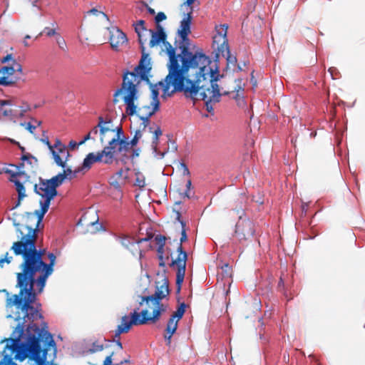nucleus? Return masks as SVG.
<instances>
[{"mask_svg": "<svg viewBox=\"0 0 365 365\" xmlns=\"http://www.w3.org/2000/svg\"><path fill=\"white\" fill-rule=\"evenodd\" d=\"M10 250L14 255L21 256L22 261L19 264L20 272L16 273V287L19 288V293L13 295L9 301L24 313V320L26 318L33 322L43 317L39 312L41 304L34 307L33 304L37 294L43 290L47 279L53 272L56 257L49 252V262L44 261L46 250L37 249L36 234L31 230L22 235L21 240L13 242Z\"/></svg>", "mask_w": 365, "mask_h": 365, "instance_id": "1", "label": "nucleus"}, {"mask_svg": "<svg viewBox=\"0 0 365 365\" xmlns=\"http://www.w3.org/2000/svg\"><path fill=\"white\" fill-rule=\"evenodd\" d=\"M181 49L182 68H178L173 58L170 74L155 87L158 85L162 88L163 98L170 97L176 92H183L186 97L202 100L207 110L211 112L213 108L210 103L219 102L222 95H227L230 91H220L217 81L221 76L210 66L211 61L202 50L193 53L187 46H182Z\"/></svg>", "mask_w": 365, "mask_h": 365, "instance_id": "2", "label": "nucleus"}, {"mask_svg": "<svg viewBox=\"0 0 365 365\" xmlns=\"http://www.w3.org/2000/svg\"><path fill=\"white\" fill-rule=\"evenodd\" d=\"M145 21L144 20H139L133 24L135 31L138 36L139 43L140 44L142 57L140 62L133 71H127L123 74L121 86L114 93L115 103L118 101V96L122 93H124V101L128 105L127 112L129 114L134 113L135 110L133 101L137 96V86L143 81L152 86L148 78V73L152 68L150 58H149V54L145 53L144 43L146 39H143V33H148L149 31V30L145 27Z\"/></svg>", "mask_w": 365, "mask_h": 365, "instance_id": "3", "label": "nucleus"}, {"mask_svg": "<svg viewBox=\"0 0 365 365\" xmlns=\"http://www.w3.org/2000/svg\"><path fill=\"white\" fill-rule=\"evenodd\" d=\"M26 340L21 346L23 359L29 358L36 365H46V354L49 347L56 349L52 335L41 329L36 324H29L26 329Z\"/></svg>", "mask_w": 365, "mask_h": 365, "instance_id": "4", "label": "nucleus"}, {"mask_svg": "<svg viewBox=\"0 0 365 365\" xmlns=\"http://www.w3.org/2000/svg\"><path fill=\"white\" fill-rule=\"evenodd\" d=\"M139 84L137 86L136 89H138ZM120 97H121V99L124 101V93H122L118 96V101L113 102L114 104H116L120 101ZM138 98V90H137V96L136 98L133 101V104L135 106V112L133 114H129L127 112V108L128 105L125 102V104L126 106L125 107V113L128 115H133L134 114H136L138 113V116L140 119L142 120L141 125L143 126V130H145L147 128L149 130L150 133H153V140H152V148L153 149V151L155 153L160 154L161 158L164 157L165 153L168 152V150L160 152L158 151V140L159 137L162 135L163 132L160 128V127L158 125L153 124L152 125H149L150 124V118L155 113L159 110L160 106V102H155L153 103L151 101L149 102V103L139 106L138 108L137 105L135 104V101ZM114 101V99L113 100Z\"/></svg>", "mask_w": 365, "mask_h": 365, "instance_id": "5", "label": "nucleus"}, {"mask_svg": "<svg viewBox=\"0 0 365 365\" xmlns=\"http://www.w3.org/2000/svg\"><path fill=\"white\" fill-rule=\"evenodd\" d=\"M170 293L169 282L168 278L163 275L162 279L155 282V293L150 296L141 297V301L139 302L140 305H143L144 302L150 308H153L152 316L148 315V309H145L142 310L140 314L141 317H145L146 324L149 322L153 323L159 320L161 314L166 311V306H165L161 301L165 298Z\"/></svg>", "mask_w": 365, "mask_h": 365, "instance_id": "6", "label": "nucleus"}, {"mask_svg": "<svg viewBox=\"0 0 365 365\" xmlns=\"http://www.w3.org/2000/svg\"><path fill=\"white\" fill-rule=\"evenodd\" d=\"M34 191L41 197V199L39 200L41 209L35 210L34 212L38 217L36 225L35 228L27 225L22 226L21 228H18L17 231L20 234L19 240H21L22 235L26 234L30 230H35L36 239L38 238V225L41 222L45 214L48 210L51 200L58 194L57 190L53 188L52 185H51L46 180L42 179H40L38 184L35 185Z\"/></svg>", "mask_w": 365, "mask_h": 365, "instance_id": "7", "label": "nucleus"}, {"mask_svg": "<svg viewBox=\"0 0 365 365\" xmlns=\"http://www.w3.org/2000/svg\"><path fill=\"white\" fill-rule=\"evenodd\" d=\"M175 212L176 219L180 222L182 225V230L180 242L178 243V246L177 248V251L178 252V257H176V259L172 260L170 265L177 267L176 287L177 292L179 293L180 292L181 286L185 277L186 261L187 259V255L186 252L183 250L182 244V242L187 241V237L185 230V222H184L182 220H180V212L179 210H175Z\"/></svg>", "mask_w": 365, "mask_h": 365, "instance_id": "8", "label": "nucleus"}, {"mask_svg": "<svg viewBox=\"0 0 365 365\" xmlns=\"http://www.w3.org/2000/svg\"><path fill=\"white\" fill-rule=\"evenodd\" d=\"M11 61L9 66H3L0 68V85L9 86L14 85L19 80V78L14 76L15 72L22 73V66L16 62L12 54H7L1 59V63Z\"/></svg>", "mask_w": 365, "mask_h": 365, "instance_id": "9", "label": "nucleus"}, {"mask_svg": "<svg viewBox=\"0 0 365 365\" xmlns=\"http://www.w3.org/2000/svg\"><path fill=\"white\" fill-rule=\"evenodd\" d=\"M138 311L139 308L134 309L130 314V319L127 315L122 317L121 323L115 331L113 339H120V334L128 333L133 325L138 326L146 324L145 318L141 317Z\"/></svg>", "mask_w": 365, "mask_h": 365, "instance_id": "10", "label": "nucleus"}, {"mask_svg": "<svg viewBox=\"0 0 365 365\" xmlns=\"http://www.w3.org/2000/svg\"><path fill=\"white\" fill-rule=\"evenodd\" d=\"M148 34H151V39L149 42L150 47H154L157 44L160 43V42H163V44L165 46L166 48V53L169 56V63L168 64V74H170V71L171 68V64L173 61V58L175 59L176 63L178 66L179 68H182V62H181V55H182V49H180L181 52L180 54L176 55L175 53V48L172 46V45L166 41L167 36H161L157 33H155L153 30L150 29L148 32Z\"/></svg>", "mask_w": 365, "mask_h": 365, "instance_id": "11", "label": "nucleus"}, {"mask_svg": "<svg viewBox=\"0 0 365 365\" xmlns=\"http://www.w3.org/2000/svg\"><path fill=\"white\" fill-rule=\"evenodd\" d=\"M95 163H103L107 165L113 163L111 155L109 151L106 150V147L96 153H88L84 158L82 166L75 170L74 175L83 170L88 171Z\"/></svg>", "mask_w": 365, "mask_h": 365, "instance_id": "12", "label": "nucleus"}, {"mask_svg": "<svg viewBox=\"0 0 365 365\" xmlns=\"http://www.w3.org/2000/svg\"><path fill=\"white\" fill-rule=\"evenodd\" d=\"M196 0H186L184 4L190 7V11L180 21V27L178 30V34L181 38V42L179 45V48L181 49L182 46H187L190 51V39L188 35L191 33V23H192V13L193 11L192 5Z\"/></svg>", "mask_w": 365, "mask_h": 365, "instance_id": "13", "label": "nucleus"}, {"mask_svg": "<svg viewBox=\"0 0 365 365\" xmlns=\"http://www.w3.org/2000/svg\"><path fill=\"white\" fill-rule=\"evenodd\" d=\"M216 34L213 36L212 47L218 53H229L228 40L227 33L228 26L227 24H221L215 27Z\"/></svg>", "mask_w": 365, "mask_h": 365, "instance_id": "14", "label": "nucleus"}, {"mask_svg": "<svg viewBox=\"0 0 365 365\" xmlns=\"http://www.w3.org/2000/svg\"><path fill=\"white\" fill-rule=\"evenodd\" d=\"M235 235L241 242L252 239L255 232V225L250 219H241L235 226Z\"/></svg>", "mask_w": 365, "mask_h": 365, "instance_id": "15", "label": "nucleus"}, {"mask_svg": "<svg viewBox=\"0 0 365 365\" xmlns=\"http://www.w3.org/2000/svg\"><path fill=\"white\" fill-rule=\"evenodd\" d=\"M51 146L50 153L55 163L61 168H65L66 163L71 156L67 148L58 138L56 139L53 145L51 144Z\"/></svg>", "mask_w": 365, "mask_h": 365, "instance_id": "16", "label": "nucleus"}, {"mask_svg": "<svg viewBox=\"0 0 365 365\" xmlns=\"http://www.w3.org/2000/svg\"><path fill=\"white\" fill-rule=\"evenodd\" d=\"M17 99L0 100V115L9 120L18 118Z\"/></svg>", "mask_w": 365, "mask_h": 365, "instance_id": "17", "label": "nucleus"}, {"mask_svg": "<svg viewBox=\"0 0 365 365\" xmlns=\"http://www.w3.org/2000/svg\"><path fill=\"white\" fill-rule=\"evenodd\" d=\"M106 150L109 151L111 155V160L113 162L115 160V155L117 153H126L131 150L133 147L130 142L127 140L126 138L122 140H110L108 145L106 146Z\"/></svg>", "mask_w": 365, "mask_h": 365, "instance_id": "18", "label": "nucleus"}, {"mask_svg": "<svg viewBox=\"0 0 365 365\" xmlns=\"http://www.w3.org/2000/svg\"><path fill=\"white\" fill-rule=\"evenodd\" d=\"M109 29V42L113 50L118 51L119 48L126 43L128 38L126 35L118 28L112 27Z\"/></svg>", "mask_w": 365, "mask_h": 365, "instance_id": "19", "label": "nucleus"}, {"mask_svg": "<svg viewBox=\"0 0 365 365\" xmlns=\"http://www.w3.org/2000/svg\"><path fill=\"white\" fill-rule=\"evenodd\" d=\"M118 239L120 240V244L125 247L126 249L129 250L133 255H135L137 253H140V250L139 249L138 243L142 241H146L147 239H142L140 241H135L133 238L127 235H120L118 236Z\"/></svg>", "mask_w": 365, "mask_h": 365, "instance_id": "20", "label": "nucleus"}, {"mask_svg": "<svg viewBox=\"0 0 365 365\" xmlns=\"http://www.w3.org/2000/svg\"><path fill=\"white\" fill-rule=\"evenodd\" d=\"M110 120L105 121L102 116L98 117V126L99 127L100 141L101 143L109 141L108 137L115 133V130L110 128Z\"/></svg>", "mask_w": 365, "mask_h": 365, "instance_id": "21", "label": "nucleus"}, {"mask_svg": "<svg viewBox=\"0 0 365 365\" xmlns=\"http://www.w3.org/2000/svg\"><path fill=\"white\" fill-rule=\"evenodd\" d=\"M6 173H9L11 175L10 180L14 183L16 186V190L18 192V196L19 197V200H23L26 197V190L24 185L16 179L17 177H20L24 175V172H17L14 173L10 170H6L5 171Z\"/></svg>", "mask_w": 365, "mask_h": 365, "instance_id": "22", "label": "nucleus"}, {"mask_svg": "<svg viewBox=\"0 0 365 365\" xmlns=\"http://www.w3.org/2000/svg\"><path fill=\"white\" fill-rule=\"evenodd\" d=\"M186 304L182 302L178 307L177 310L173 313L168 323L175 324L178 327V322L181 319L185 312Z\"/></svg>", "mask_w": 365, "mask_h": 365, "instance_id": "23", "label": "nucleus"}, {"mask_svg": "<svg viewBox=\"0 0 365 365\" xmlns=\"http://www.w3.org/2000/svg\"><path fill=\"white\" fill-rule=\"evenodd\" d=\"M245 197L241 196L235 202L234 210L239 215V220L242 219V216L245 215Z\"/></svg>", "mask_w": 365, "mask_h": 365, "instance_id": "24", "label": "nucleus"}, {"mask_svg": "<svg viewBox=\"0 0 365 365\" xmlns=\"http://www.w3.org/2000/svg\"><path fill=\"white\" fill-rule=\"evenodd\" d=\"M178 327L175 324H172V323H167V326L165 330L164 338L167 342V345L170 346L171 344V338L173 335L175 333Z\"/></svg>", "mask_w": 365, "mask_h": 365, "instance_id": "25", "label": "nucleus"}, {"mask_svg": "<svg viewBox=\"0 0 365 365\" xmlns=\"http://www.w3.org/2000/svg\"><path fill=\"white\" fill-rule=\"evenodd\" d=\"M17 106H18V118H23L25 115V113L31 110V106L26 101L19 102L17 100Z\"/></svg>", "mask_w": 365, "mask_h": 365, "instance_id": "26", "label": "nucleus"}, {"mask_svg": "<svg viewBox=\"0 0 365 365\" xmlns=\"http://www.w3.org/2000/svg\"><path fill=\"white\" fill-rule=\"evenodd\" d=\"M63 175L64 174L59 173L57 175L53 176L51 179L46 180L50 183L51 185H52L53 188L56 190V188L60 186L65 180Z\"/></svg>", "mask_w": 365, "mask_h": 365, "instance_id": "27", "label": "nucleus"}, {"mask_svg": "<svg viewBox=\"0 0 365 365\" xmlns=\"http://www.w3.org/2000/svg\"><path fill=\"white\" fill-rule=\"evenodd\" d=\"M166 240L167 238L162 235H157L155 237V241L158 246L157 249L158 253H162V252H165V245Z\"/></svg>", "mask_w": 365, "mask_h": 365, "instance_id": "28", "label": "nucleus"}, {"mask_svg": "<svg viewBox=\"0 0 365 365\" xmlns=\"http://www.w3.org/2000/svg\"><path fill=\"white\" fill-rule=\"evenodd\" d=\"M135 181L134 183L135 186H137L140 188H143L145 186V178L143 173L138 171L135 173Z\"/></svg>", "mask_w": 365, "mask_h": 365, "instance_id": "29", "label": "nucleus"}, {"mask_svg": "<svg viewBox=\"0 0 365 365\" xmlns=\"http://www.w3.org/2000/svg\"><path fill=\"white\" fill-rule=\"evenodd\" d=\"M91 15L96 16L97 17H101L105 19L106 21H108V17L107 16V15L103 11H99L96 8L91 9V10L88 11L86 12V16H90Z\"/></svg>", "mask_w": 365, "mask_h": 365, "instance_id": "30", "label": "nucleus"}, {"mask_svg": "<svg viewBox=\"0 0 365 365\" xmlns=\"http://www.w3.org/2000/svg\"><path fill=\"white\" fill-rule=\"evenodd\" d=\"M21 159L23 160V161H27L28 163H29L30 164H32L33 163H34V164H37L38 163V160L36 157L33 156L30 153H26L24 155H23L21 158Z\"/></svg>", "mask_w": 365, "mask_h": 365, "instance_id": "31", "label": "nucleus"}, {"mask_svg": "<svg viewBox=\"0 0 365 365\" xmlns=\"http://www.w3.org/2000/svg\"><path fill=\"white\" fill-rule=\"evenodd\" d=\"M64 170H63L62 173H61V174H64L63 175V178L66 179L67 178H68L69 179H72L73 178H75L76 176V174H75V176H74V171H73L71 170V168H66V166L65 168H63Z\"/></svg>", "mask_w": 365, "mask_h": 365, "instance_id": "32", "label": "nucleus"}, {"mask_svg": "<svg viewBox=\"0 0 365 365\" xmlns=\"http://www.w3.org/2000/svg\"><path fill=\"white\" fill-rule=\"evenodd\" d=\"M103 349V344H99L97 342H94V343H93L92 346L88 349V351L91 354H93V353H95L97 351H101Z\"/></svg>", "mask_w": 365, "mask_h": 365, "instance_id": "33", "label": "nucleus"}, {"mask_svg": "<svg viewBox=\"0 0 365 365\" xmlns=\"http://www.w3.org/2000/svg\"><path fill=\"white\" fill-rule=\"evenodd\" d=\"M13 260V257L9 256V253L6 252L4 257L0 259V267H4V264H10Z\"/></svg>", "mask_w": 365, "mask_h": 365, "instance_id": "34", "label": "nucleus"}, {"mask_svg": "<svg viewBox=\"0 0 365 365\" xmlns=\"http://www.w3.org/2000/svg\"><path fill=\"white\" fill-rule=\"evenodd\" d=\"M125 138L122 128H118L117 130L116 133L114 135V136L110 140H115L118 139V141L122 140L123 139Z\"/></svg>", "mask_w": 365, "mask_h": 365, "instance_id": "35", "label": "nucleus"}, {"mask_svg": "<svg viewBox=\"0 0 365 365\" xmlns=\"http://www.w3.org/2000/svg\"><path fill=\"white\" fill-rule=\"evenodd\" d=\"M56 43L61 49H62L63 51L66 50L67 47H66V41L60 35H58L56 36Z\"/></svg>", "mask_w": 365, "mask_h": 365, "instance_id": "36", "label": "nucleus"}, {"mask_svg": "<svg viewBox=\"0 0 365 365\" xmlns=\"http://www.w3.org/2000/svg\"><path fill=\"white\" fill-rule=\"evenodd\" d=\"M219 54H221L222 56L226 57L227 61L231 63H235L237 61V58L235 56H232L230 51H229V53H220Z\"/></svg>", "mask_w": 365, "mask_h": 365, "instance_id": "37", "label": "nucleus"}, {"mask_svg": "<svg viewBox=\"0 0 365 365\" xmlns=\"http://www.w3.org/2000/svg\"><path fill=\"white\" fill-rule=\"evenodd\" d=\"M110 183L115 189H120L122 182H120L119 180H118V178H115V177L113 176L111 178Z\"/></svg>", "mask_w": 365, "mask_h": 365, "instance_id": "38", "label": "nucleus"}, {"mask_svg": "<svg viewBox=\"0 0 365 365\" xmlns=\"http://www.w3.org/2000/svg\"><path fill=\"white\" fill-rule=\"evenodd\" d=\"M167 19L166 15L164 12L160 11L157 14L155 17V24H160V22L165 20Z\"/></svg>", "mask_w": 365, "mask_h": 365, "instance_id": "39", "label": "nucleus"}, {"mask_svg": "<svg viewBox=\"0 0 365 365\" xmlns=\"http://www.w3.org/2000/svg\"><path fill=\"white\" fill-rule=\"evenodd\" d=\"M21 125L22 126H24L25 128L29 130V133H31V134H34V130H36V125H32L31 123H21Z\"/></svg>", "mask_w": 365, "mask_h": 365, "instance_id": "40", "label": "nucleus"}, {"mask_svg": "<svg viewBox=\"0 0 365 365\" xmlns=\"http://www.w3.org/2000/svg\"><path fill=\"white\" fill-rule=\"evenodd\" d=\"M164 252H162V253H158V259H159V265L160 267H165V259H169L168 256H167L166 257H164Z\"/></svg>", "mask_w": 365, "mask_h": 365, "instance_id": "41", "label": "nucleus"}, {"mask_svg": "<svg viewBox=\"0 0 365 365\" xmlns=\"http://www.w3.org/2000/svg\"><path fill=\"white\" fill-rule=\"evenodd\" d=\"M191 185H192L191 180H188L186 183V190L182 194L184 197H187L188 199H190L191 197L190 194V190Z\"/></svg>", "mask_w": 365, "mask_h": 365, "instance_id": "42", "label": "nucleus"}, {"mask_svg": "<svg viewBox=\"0 0 365 365\" xmlns=\"http://www.w3.org/2000/svg\"><path fill=\"white\" fill-rule=\"evenodd\" d=\"M158 90L155 87L152 88V100L151 101L155 103V102H160L158 100Z\"/></svg>", "mask_w": 365, "mask_h": 365, "instance_id": "43", "label": "nucleus"}, {"mask_svg": "<svg viewBox=\"0 0 365 365\" xmlns=\"http://www.w3.org/2000/svg\"><path fill=\"white\" fill-rule=\"evenodd\" d=\"M140 127H141V125H140ZM143 128L142 130L140 129H138V130H136L135 132V135H134V138H137V139L139 140L142 136H143V132H145V131H148L149 132V130L147 128L145 130H143V126L142 125Z\"/></svg>", "mask_w": 365, "mask_h": 365, "instance_id": "44", "label": "nucleus"}, {"mask_svg": "<svg viewBox=\"0 0 365 365\" xmlns=\"http://www.w3.org/2000/svg\"><path fill=\"white\" fill-rule=\"evenodd\" d=\"M180 169L182 170V174L184 175H190V171L187 166L184 163H180Z\"/></svg>", "mask_w": 365, "mask_h": 365, "instance_id": "45", "label": "nucleus"}, {"mask_svg": "<svg viewBox=\"0 0 365 365\" xmlns=\"http://www.w3.org/2000/svg\"><path fill=\"white\" fill-rule=\"evenodd\" d=\"M156 29L157 31L155 33H157L161 36H167L164 31L163 26L160 24H156Z\"/></svg>", "mask_w": 365, "mask_h": 365, "instance_id": "46", "label": "nucleus"}, {"mask_svg": "<svg viewBox=\"0 0 365 365\" xmlns=\"http://www.w3.org/2000/svg\"><path fill=\"white\" fill-rule=\"evenodd\" d=\"M284 288H285L284 280L282 276H281L279 278V281L278 282V289L280 292H284Z\"/></svg>", "mask_w": 365, "mask_h": 365, "instance_id": "47", "label": "nucleus"}, {"mask_svg": "<svg viewBox=\"0 0 365 365\" xmlns=\"http://www.w3.org/2000/svg\"><path fill=\"white\" fill-rule=\"evenodd\" d=\"M43 32L48 36H52L56 35V31L54 29H50L48 27H46L43 30Z\"/></svg>", "mask_w": 365, "mask_h": 365, "instance_id": "48", "label": "nucleus"}, {"mask_svg": "<svg viewBox=\"0 0 365 365\" xmlns=\"http://www.w3.org/2000/svg\"><path fill=\"white\" fill-rule=\"evenodd\" d=\"M141 4H142L143 7H145L147 9V10L150 14L154 15L155 14V10L153 9H152L151 7H150L146 2L142 1Z\"/></svg>", "mask_w": 365, "mask_h": 365, "instance_id": "49", "label": "nucleus"}, {"mask_svg": "<svg viewBox=\"0 0 365 365\" xmlns=\"http://www.w3.org/2000/svg\"><path fill=\"white\" fill-rule=\"evenodd\" d=\"M131 150H131L132 153H131L130 157L132 159L139 156V154H140V148H132Z\"/></svg>", "mask_w": 365, "mask_h": 365, "instance_id": "50", "label": "nucleus"}, {"mask_svg": "<svg viewBox=\"0 0 365 365\" xmlns=\"http://www.w3.org/2000/svg\"><path fill=\"white\" fill-rule=\"evenodd\" d=\"M93 138L91 137V133H88L84 138L82 140H81L79 143H78V145H83L85 143L86 141L90 140V139H92Z\"/></svg>", "mask_w": 365, "mask_h": 365, "instance_id": "51", "label": "nucleus"}, {"mask_svg": "<svg viewBox=\"0 0 365 365\" xmlns=\"http://www.w3.org/2000/svg\"><path fill=\"white\" fill-rule=\"evenodd\" d=\"M41 141L47 145L49 150L52 148L51 144L49 142L48 137H46L45 138H41Z\"/></svg>", "mask_w": 365, "mask_h": 365, "instance_id": "52", "label": "nucleus"}, {"mask_svg": "<svg viewBox=\"0 0 365 365\" xmlns=\"http://www.w3.org/2000/svg\"><path fill=\"white\" fill-rule=\"evenodd\" d=\"M113 353H112L110 356H108L105 360H104V364L103 365H110L112 363V356Z\"/></svg>", "mask_w": 365, "mask_h": 365, "instance_id": "53", "label": "nucleus"}, {"mask_svg": "<svg viewBox=\"0 0 365 365\" xmlns=\"http://www.w3.org/2000/svg\"><path fill=\"white\" fill-rule=\"evenodd\" d=\"M138 141L139 140L137 139V138L133 137V139L129 142L131 146L133 148L138 144Z\"/></svg>", "mask_w": 365, "mask_h": 365, "instance_id": "54", "label": "nucleus"}, {"mask_svg": "<svg viewBox=\"0 0 365 365\" xmlns=\"http://www.w3.org/2000/svg\"><path fill=\"white\" fill-rule=\"evenodd\" d=\"M79 145L78 143H77L76 141L74 140H71L70 143H69V147L71 148V149H74L76 148V146Z\"/></svg>", "mask_w": 365, "mask_h": 365, "instance_id": "55", "label": "nucleus"}, {"mask_svg": "<svg viewBox=\"0 0 365 365\" xmlns=\"http://www.w3.org/2000/svg\"><path fill=\"white\" fill-rule=\"evenodd\" d=\"M113 341L115 342L117 346L118 347V349L120 350L123 349V344H122L121 341H120V339H113Z\"/></svg>", "mask_w": 365, "mask_h": 365, "instance_id": "56", "label": "nucleus"}, {"mask_svg": "<svg viewBox=\"0 0 365 365\" xmlns=\"http://www.w3.org/2000/svg\"><path fill=\"white\" fill-rule=\"evenodd\" d=\"M123 173V170L122 169L118 170L115 175V178H118V179L122 178Z\"/></svg>", "mask_w": 365, "mask_h": 365, "instance_id": "57", "label": "nucleus"}, {"mask_svg": "<svg viewBox=\"0 0 365 365\" xmlns=\"http://www.w3.org/2000/svg\"><path fill=\"white\" fill-rule=\"evenodd\" d=\"M98 128H99V127L97 125L96 126L93 127V129L91 130V131H90L89 133H91V135L92 134L96 135L98 132Z\"/></svg>", "mask_w": 365, "mask_h": 365, "instance_id": "58", "label": "nucleus"}, {"mask_svg": "<svg viewBox=\"0 0 365 365\" xmlns=\"http://www.w3.org/2000/svg\"><path fill=\"white\" fill-rule=\"evenodd\" d=\"M336 70V69L335 68H333V67L329 68V72L331 73V76H332L333 78H335L334 73H335Z\"/></svg>", "mask_w": 365, "mask_h": 365, "instance_id": "59", "label": "nucleus"}, {"mask_svg": "<svg viewBox=\"0 0 365 365\" xmlns=\"http://www.w3.org/2000/svg\"><path fill=\"white\" fill-rule=\"evenodd\" d=\"M22 200H19V197L18 196V200L17 202H16V204L11 208V210H14L15 208H16L17 207H19L21 204V202Z\"/></svg>", "mask_w": 365, "mask_h": 365, "instance_id": "60", "label": "nucleus"}, {"mask_svg": "<svg viewBox=\"0 0 365 365\" xmlns=\"http://www.w3.org/2000/svg\"><path fill=\"white\" fill-rule=\"evenodd\" d=\"M4 3L6 4V6H9V0H2Z\"/></svg>", "mask_w": 365, "mask_h": 365, "instance_id": "61", "label": "nucleus"}, {"mask_svg": "<svg viewBox=\"0 0 365 365\" xmlns=\"http://www.w3.org/2000/svg\"><path fill=\"white\" fill-rule=\"evenodd\" d=\"M37 1H38V0H34L33 1V5L36 6H37V4H36Z\"/></svg>", "mask_w": 365, "mask_h": 365, "instance_id": "62", "label": "nucleus"}, {"mask_svg": "<svg viewBox=\"0 0 365 365\" xmlns=\"http://www.w3.org/2000/svg\"><path fill=\"white\" fill-rule=\"evenodd\" d=\"M20 149L22 152H24L25 151V148L24 147H21L20 146Z\"/></svg>", "mask_w": 365, "mask_h": 365, "instance_id": "63", "label": "nucleus"}, {"mask_svg": "<svg viewBox=\"0 0 365 365\" xmlns=\"http://www.w3.org/2000/svg\"><path fill=\"white\" fill-rule=\"evenodd\" d=\"M35 122L37 123L38 125H40L41 124V121L35 120Z\"/></svg>", "mask_w": 365, "mask_h": 365, "instance_id": "64", "label": "nucleus"}]
</instances>
